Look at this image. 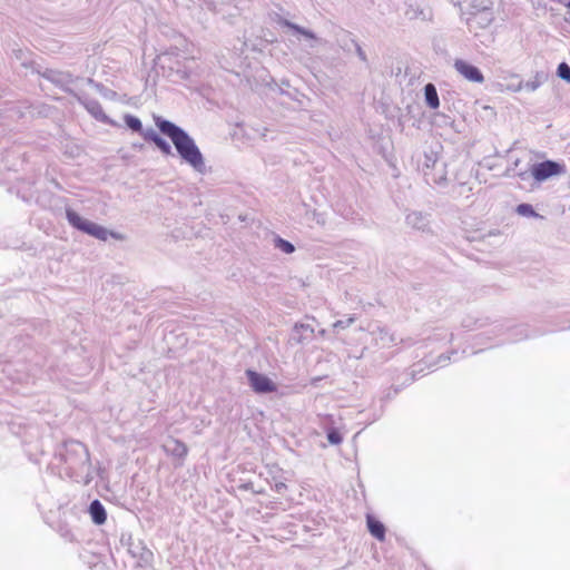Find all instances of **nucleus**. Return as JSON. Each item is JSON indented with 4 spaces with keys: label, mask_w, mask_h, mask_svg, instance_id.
Returning <instances> with one entry per match:
<instances>
[{
    "label": "nucleus",
    "mask_w": 570,
    "mask_h": 570,
    "mask_svg": "<svg viewBox=\"0 0 570 570\" xmlns=\"http://www.w3.org/2000/svg\"><path fill=\"white\" fill-rule=\"evenodd\" d=\"M66 216H67L69 224L72 227H75V228L97 238V239L107 240V238L109 236H111L112 238H116V239H122V236L120 234H117L114 232H108L105 227L82 218L78 213H76L72 209H67Z\"/></svg>",
    "instance_id": "1"
},
{
    "label": "nucleus",
    "mask_w": 570,
    "mask_h": 570,
    "mask_svg": "<svg viewBox=\"0 0 570 570\" xmlns=\"http://www.w3.org/2000/svg\"><path fill=\"white\" fill-rule=\"evenodd\" d=\"M566 173V166L562 163L546 160L533 164L530 167V174L535 181H544L551 177L560 176Z\"/></svg>",
    "instance_id": "2"
},
{
    "label": "nucleus",
    "mask_w": 570,
    "mask_h": 570,
    "mask_svg": "<svg viewBox=\"0 0 570 570\" xmlns=\"http://www.w3.org/2000/svg\"><path fill=\"white\" fill-rule=\"evenodd\" d=\"M492 7H493L492 0H471V18H470V20H473L479 14L484 13V17H482V21L478 22V27L479 28L489 27L494 20V17L492 13Z\"/></svg>",
    "instance_id": "3"
},
{
    "label": "nucleus",
    "mask_w": 570,
    "mask_h": 570,
    "mask_svg": "<svg viewBox=\"0 0 570 570\" xmlns=\"http://www.w3.org/2000/svg\"><path fill=\"white\" fill-rule=\"evenodd\" d=\"M159 131L171 139V142H191L188 136L175 124L163 119L159 116L154 117Z\"/></svg>",
    "instance_id": "4"
},
{
    "label": "nucleus",
    "mask_w": 570,
    "mask_h": 570,
    "mask_svg": "<svg viewBox=\"0 0 570 570\" xmlns=\"http://www.w3.org/2000/svg\"><path fill=\"white\" fill-rule=\"evenodd\" d=\"M246 375L248 377L250 387L256 393H273L277 390V385L264 374L257 373L253 370H247Z\"/></svg>",
    "instance_id": "5"
},
{
    "label": "nucleus",
    "mask_w": 570,
    "mask_h": 570,
    "mask_svg": "<svg viewBox=\"0 0 570 570\" xmlns=\"http://www.w3.org/2000/svg\"><path fill=\"white\" fill-rule=\"evenodd\" d=\"M178 154L189 163L195 169L203 171L204 161L200 151L196 145H175Z\"/></svg>",
    "instance_id": "6"
},
{
    "label": "nucleus",
    "mask_w": 570,
    "mask_h": 570,
    "mask_svg": "<svg viewBox=\"0 0 570 570\" xmlns=\"http://www.w3.org/2000/svg\"><path fill=\"white\" fill-rule=\"evenodd\" d=\"M454 69L470 82L481 83L484 81L480 69L463 59H456L454 61Z\"/></svg>",
    "instance_id": "7"
},
{
    "label": "nucleus",
    "mask_w": 570,
    "mask_h": 570,
    "mask_svg": "<svg viewBox=\"0 0 570 570\" xmlns=\"http://www.w3.org/2000/svg\"><path fill=\"white\" fill-rule=\"evenodd\" d=\"M366 524L370 533L376 538L379 541L385 540V527L384 524L375 519L373 515H366Z\"/></svg>",
    "instance_id": "8"
},
{
    "label": "nucleus",
    "mask_w": 570,
    "mask_h": 570,
    "mask_svg": "<svg viewBox=\"0 0 570 570\" xmlns=\"http://www.w3.org/2000/svg\"><path fill=\"white\" fill-rule=\"evenodd\" d=\"M89 513L91 515L92 521L98 525L104 524L107 520L106 510L99 500H94L90 503Z\"/></svg>",
    "instance_id": "9"
},
{
    "label": "nucleus",
    "mask_w": 570,
    "mask_h": 570,
    "mask_svg": "<svg viewBox=\"0 0 570 570\" xmlns=\"http://www.w3.org/2000/svg\"><path fill=\"white\" fill-rule=\"evenodd\" d=\"M424 96H425L426 105L431 109H438L439 108L440 100H439L436 88H435V86L433 83L425 85V87H424Z\"/></svg>",
    "instance_id": "10"
},
{
    "label": "nucleus",
    "mask_w": 570,
    "mask_h": 570,
    "mask_svg": "<svg viewBox=\"0 0 570 570\" xmlns=\"http://www.w3.org/2000/svg\"><path fill=\"white\" fill-rule=\"evenodd\" d=\"M168 452L175 456V458H178V459H185L187 453H188V448L187 445L179 441V440H176V439H173L170 441V446L168 448Z\"/></svg>",
    "instance_id": "11"
},
{
    "label": "nucleus",
    "mask_w": 570,
    "mask_h": 570,
    "mask_svg": "<svg viewBox=\"0 0 570 570\" xmlns=\"http://www.w3.org/2000/svg\"><path fill=\"white\" fill-rule=\"evenodd\" d=\"M515 212L521 216L542 218L530 204L523 203L518 205Z\"/></svg>",
    "instance_id": "12"
},
{
    "label": "nucleus",
    "mask_w": 570,
    "mask_h": 570,
    "mask_svg": "<svg viewBox=\"0 0 570 570\" xmlns=\"http://www.w3.org/2000/svg\"><path fill=\"white\" fill-rule=\"evenodd\" d=\"M125 122L134 131L139 132L142 129L141 121L135 116L127 115L125 117Z\"/></svg>",
    "instance_id": "13"
},
{
    "label": "nucleus",
    "mask_w": 570,
    "mask_h": 570,
    "mask_svg": "<svg viewBox=\"0 0 570 570\" xmlns=\"http://www.w3.org/2000/svg\"><path fill=\"white\" fill-rule=\"evenodd\" d=\"M558 76L563 80L570 82V67L566 62L558 66Z\"/></svg>",
    "instance_id": "14"
},
{
    "label": "nucleus",
    "mask_w": 570,
    "mask_h": 570,
    "mask_svg": "<svg viewBox=\"0 0 570 570\" xmlns=\"http://www.w3.org/2000/svg\"><path fill=\"white\" fill-rule=\"evenodd\" d=\"M276 246L286 254H291L294 252V246L283 238H277Z\"/></svg>",
    "instance_id": "15"
},
{
    "label": "nucleus",
    "mask_w": 570,
    "mask_h": 570,
    "mask_svg": "<svg viewBox=\"0 0 570 570\" xmlns=\"http://www.w3.org/2000/svg\"><path fill=\"white\" fill-rule=\"evenodd\" d=\"M327 440L332 444H340L342 442V435L336 430H330L327 433Z\"/></svg>",
    "instance_id": "16"
},
{
    "label": "nucleus",
    "mask_w": 570,
    "mask_h": 570,
    "mask_svg": "<svg viewBox=\"0 0 570 570\" xmlns=\"http://www.w3.org/2000/svg\"><path fill=\"white\" fill-rule=\"evenodd\" d=\"M285 24L287 27H289L291 29L295 30L296 32L302 33L303 36H305L307 38H311V39L315 38L314 35L311 31H307V30H305V29H303V28H301V27H298V26H296L294 23H291V22L286 21Z\"/></svg>",
    "instance_id": "17"
},
{
    "label": "nucleus",
    "mask_w": 570,
    "mask_h": 570,
    "mask_svg": "<svg viewBox=\"0 0 570 570\" xmlns=\"http://www.w3.org/2000/svg\"><path fill=\"white\" fill-rule=\"evenodd\" d=\"M157 146H158V147L161 149V151H163V153H165V154H168V153L170 151V150H169V149H170V145L163 144V145H157Z\"/></svg>",
    "instance_id": "18"
},
{
    "label": "nucleus",
    "mask_w": 570,
    "mask_h": 570,
    "mask_svg": "<svg viewBox=\"0 0 570 570\" xmlns=\"http://www.w3.org/2000/svg\"><path fill=\"white\" fill-rule=\"evenodd\" d=\"M284 489H286L285 483H276V484H275V490H276L277 492H282Z\"/></svg>",
    "instance_id": "19"
},
{
    "label": "nucleus",
    "mask_w": 570,
    "mask_h": 570,
    "mask_svg": "<svg viewBox=\"0 0 570 570\" xmlns=\"http://www.w3.org/2000/svg\"><path fill=\"white\" fill-rule=\"evenodd\" d=\"M560 2H562L564 4V7L570 10V0L567 2H563L562 0H560Z\"/></svg>",
    "instance_id": "20"
},
{
    "label": "nucleus",
    "mask_w": 570,
    "mask_h": 570,
    "mask_svg": "<svg viewBox=\"0 0 570 570\" xmlns=\"http://www.w3.org/2000/svg\"><path fill=\"white\" fill-rule=\"evenodd\" d=\"M154 142L159 144V142H163V141L158 137H155L154 138Z\"/></svg>",
    "instance_id": "21"
}]
</instances>
